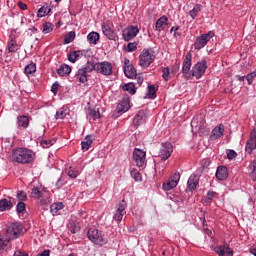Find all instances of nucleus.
<instances>
[{
  "mask_svg": "<svg viewBox=\"0 0 256 256\" xmlns=\"http://www.w3.org/2000/svg\"><path fill=\"white\" fill-rule=\"evenodd\" d=\"M25 209H26V205L25 202H19L16 206V211L17 213L21 214V213H25Z\"/></svg>",
  "mask_w": 256,
  "mask_h": 256,
  "instance_id": "50",
  "label": "nucleus"
},
{
  "mask_svg": "<svg viewBox=\"0 0 256 256\" xmlns=\"http://www.w3.org/2000/svg\"><path fill=\"white\" fill-rule=\"evenodd\" d=\"M30 197L32 199H47V190L45 188L34 187L31 191Z\"/></svg>",
  "mask_w": 256,
  "mask_h": 256,
  "instance_id": "17",
  "label": "nucleus"
},
{
  "mask_svg": "<svg viewBox=\"0 0 256 256\" xmlns=\"http://www.w3.org/2000/svg\"><path fill=\"white\" fill-rule=\"evenodd\" d=\"M67 175L71 178V179H75L77 177V175H79V171H77L75 168H69V170L67 171Z\"/></svg>",
  "mask_w": 256,
  "mask_h": 256,
  "instance_id": "49",
  "label": "nucleus"
},
{
  "mask_svg": "<svg viewBox=\"0 0 256 256\" xmlns=\"http://www.w3.org/2000/svg\"><path fill=\"white\" fill-rule=\"evenodd\" d=\"M213 251L219 256L228 255L233 256V250L229 247V244H224L221 246H216L213 248Z\"/></svg>",
  "mask_w": 256,
  "mask_h": 256,
  "instance_id": "16",
  "label": "nucleus"
},
{
  "mask_svg": "<svg viewBox=\"0 0 256 256\" xmlns=\"http://www.w3.org/2000/svg\"><path fill=\"white\" fill-rule=\"evenodd\" d=\"M56 119H65L67 117V110L61 108L59 111L56 112Z\"/></svg>",
  "mask_w": 256,
  "mask_h": 256,
  "instance_id": "47",
  "label": "nucleus"
},
{
  "mask_svg": "<svg viewBox=\"0 0 256 256\" xmlns=\"http://www.w3.org/2000/svg\"><path fill=\"white\" fill-rule=\"evenodd\" d=\"M102 32L105 37H107V39H109L110 41H117L119 39V36L115 34V31H113V29H111V26H109V24L107 23L102 24Z\"/></svg>",
  "mask_w": 256,
  "mask_h": 256,
  "instance_id": "13",
  "label": "nucleus"
},
{
  "mask_svg": "<svg viewBox=\"0 0 256 256\" xmlns=\"http://www.w3.org/2000/svg\"><path fill=\"white\" fill-rule=\"evenodd\" d=\"M51 13V8L49 6H42L39 8L37 15L38 17H45V15H49Z\"/></svg>",
  "mask_w": 256,
  "mask_h": 256,
  "instance_id": "37",
  "label": "nucleus"
},
{
  "mask_svg": "<svg viewBox=\"0 0 256 256\" xmlns=\"http://www.w3.org/2000/svg\"><path fill=\"white\" fill-rule=\"evenodd\" d=\"M167 21H169V18L167 16H162L156 21V30L161 31L163 29V25H167Z\"/></svg>",
  "mask_w": 256,
  "mask_h": 256,
  "instance_id": "33",
  "label": "nucleus"
},
{
  "mask_svg": "<svg viewBox=\"0 0 256 256\" xmlns=\"http://www.w3.org/2000/svg\"><path fill=\"white\" fill-rule=\"evenodd\" d=\"M138 33H139V27L130 26L123 30L122 37L125 41H131V39H134V37H137Z\"/></svg>",
  "mask_w": 256,
  "mask_h": 256,
  "instance_id": "12",
  "label": "nucleus"
},
{
  "mask_svg": "<svg viewBox=\"0 0 256 256\" xmlns=\"http://www.w3.org/2000/svg\"><path fill=\"white\" fill-rule=\"evenodd\" d=\"M201 9H203V6H201V4H196L194 8L190 11V17H192V19H195V17L199 15Z\"/></svg>",
  "mask_w": 256,
  "mask_h": 256,
  "instance_id": "38",
  "label": "nucleus"
},
{
  "mask_svg": "<svg viewBox=\"0 0 256 256\" xmlns=\"http://www.w3.org/2000/svg\"><path fill=\"white\" fill-rule=\"evenodd\" d=\"M256 78V71L251 72L246 76V80L248 81V85H253V81H255Z\"/></svg>",
  "mask_w": 256,
  "mask_h": 256,
  "instance_id": "51",
  "label": "nucleus"
},
{
  "mask_svg": "<svg viewBox=\"0 0 256 256\" xmlns=\"http://www.w3.org/2000/svg\"><path fill=\"white\" fill-rule=\"evenodd\" d=\"M80 69L85 71V73H91V71H97V64H94L93 62H87L85 67Z\"/></svg>",
  "mask_w": 256,
  "mask_h": 256,
  "instance_id": "34",
  "label": "nucleus"
},
{
  "mask_svg": "<svg viewBox=\"0 0 256 256\" xmlns=\"http://www.w3.org/2000/svg\"><path fill=\"white\" fill-rule=\"evenodd\" d=\"M51 254V250H44L38 253L36 256H49Z\"/></svg>",
  "mask_w": 256,
  "mask_h": 256,
  "instance_id": "61",
  "label": "nucleus"
},
{
  "mask_svg": "<svg viewBox=\"0 0 256 256\" xmlns=\"http://www.w3.org/2000/svg\"><path fill=\"white\" fill-rule=\"evenodd\" d=\"M88 239H90L95 245H107V238H105L103 232L95 228H90L88 230Z\"/></svg>",
  "mask_w": 256,
  "mask_h": 256,
  "instance_id": "4",
  "label": "nucleus"
},
{
  "mask_svg": "<svg viewBox=\"0 0 256 256\" xmlns=\"http://www.w3.org/2000/svg\"><path fill=\"white\" fill-rule=\"evenodd\" d=\"M130 104H129V98H124L122 99V101L118 104L117 106V111L118 113H127V111H129L130 108Z\"/></svg>",
  "mask_w": 256,
  "mask_h": 256,
  "instance_id": "22",
  "label": "nucleus"
},
{
  "mask_svg": "<svg viewBox=\"0 0 256 256\" xmlns=\"http://www.w3.org/2000/svg\"><path fill=\"white\" fill-rule=\"evenodd\" d=\"M237 157V152L235 150H227V159L233 160Z\"/></svg>",
  "mask_w": 256,
  "mask_h": 256,
  "instance_id": "54",
  "label": "nucleus"
},
{
  "mask_svg": "<svg viewBox=\"0 0 256 256\" xmlns=\"http://www.w3.org/2000/svg\"><path fill=\"white\" fill-rule=\"evenodd\" d=\"M13 207V202L6 198L0 200V211H9Z\"/></svg>",
  "mask_w": 256,
  "mask_h": 256,
  "instance_id": "25",
  "label": "nucleus"
},
{
  "mask_svg": "<svg viewBox=\"0 0 256 256\" xmlns=\"http://www.w3.org/2000/svg\"><path fill=\"white\" fill-rule=\"evenodd\" d=\"M9 241H10V239L8 237L3 239V236L0 235V251H3V249H5V247L9 246Z\"/></svg>",
  "mask_w": 256,
  "mask_h": 256,
  "instance_id": "44",
  "label": "nucleus"
},
{
  "mask_svg": "<svg viewBox=\"0 0 256 256\" xmlns=\"http://www.w3.org/2000/svg\"><path fill=\"white\" fill-rule=\"evenodd\" d=\"M88 115H89V117H92V119H99L101 117L99 108H89Z\"/></svg>",
  "mask_w": 256,
  "mask_h": 256,
  "instance_id": "35",
  "label": "nucleus"
},
{
  "mask_svg": "<svg viewBox=\"0 0 256 256\" xmlns=\"http://www.w3.org/2000/svg\"><path fill=\"white\" fill-rule=\"evenodd\" d=\"M68 229H69V231H71V233H79V231L81 230V226H79L77 221L71 220L68 223Z\"/></svg>",
  "mask_w": 256,
  "mask_h": 256,
  "instance_id": "29",
  "label": "nucleus"
},
{
  "mask_svg": "<svg viewBox=\"0 0 256 256\" xmlns=\"http://www.w3.org/2000/svg\"><path fill=\"white\" fill-rule=\"evenodd\" d=\"M229 177V171L226 166H219L216 170V179L218 181H225Z\"/></svg>",
  "mask_w": 256,
  "mask_h": 256,
  "instance_id": "20",
  "label": "nucleus"
},
{
  "mask_svg": "<svg viewBox=\"0 0 256 256\" xmlns=\"http://www.w3.org/2000/svg\"><path fill=\"white\" fill-rule=\"evenodd\" d=\"M199 185V176L197 174H192L188 179V189L189 191H195Z\"/></svg>",
  "mask_w": 256,
  "mask_h": 256,
  "instance_id": "21",
  "label": "nucleus"
},
{
  "mask_svg": "<svg viewBox=\"0 0 256 256\" xmlns=\"http://www.w3.org/2000/svg\"><path fill=\"white\" fill-rule=\"evenodd\" d=\"M80 57H83V51H73L68 54V61H70V63H75Z\"/></svg>",
  "mask_w": 256,
  "mask_h": 256,
  "instance_id": "26",
  "label": "nucleus"
},
{
  "mask_svg": "<svg viewBox=\"0 0 256 256\" xmlns=\"http://www.w3.org/2000/svg\"><path fill=\"white\" fill-rule=\"evenodd\" d=\"M147 121V114L145 111L140 110L133 119L134 127H139V125H143Z\"/></svg>",
  "mask_w": 256,
  "mask_h": 256,
  "instance_id": "19",
  "label": "nucleus"
},
{
  "mask_svg": "<svg viewBox=\"0 0 256 256\" xmlns=\"http://www.w3.org/2000/svg\"><path fill=\"white\" fill-rule=\"evenodd\" d=\"M170 73L171 72L169 70V67H165L162 69V77L164 81H169V79H171Z\"/></svg>",
  "mask_w": 256,
  "mask_h": 256,
  "instance_id": "46",
  "label": "nucleus"
},
{
  "mask_svg": "<svg viewBox=\"0 0 256 256\" xmlns=\"http://www.w3.org/2000/svg\"><path fill=\"white\" fill-rule=\"evenodd\" d=\"M87 39H88L89 43H91L92 45H97V41H99V39H100L99 33L90 32L87 36Z\"/></svg>",
  "mask_w": 256,
  "mask_h": 256,
  "instance_id": "30",
  "label": "nucleus"
},
{
  "mask_svg": "<svg viewBox=\"0 0 256 256\" xmlns=\"http://www.w3.org/2000/svg\"><path fill=\"white\" fill-rule=\"evenodd\" d=\"M14 256H29V254L23 252L22 250H17L14 252Z\"/></svg>",
  "mask_w": 256,
  "mask_h": 256,
  "instance_id": "60",
  "label": "nucleus"
},
{
  "mask_svg": "<svg viewBox=\"0 0 256 256\" xmlns=\"http://www.w3.org/2000/svg\"><path fill=\"white\" fill-rule=\"evenodd\" d=\"M96 73H101V75H113V65L109 62L96 63Z\"/></svg>",
  "mask_w": 256,
  "mask_h": 256,
  "instance_id": "8",
  "label": "nucleus"
},
{
  "mask_svg": "<svg viewBox=\"0 0 256 256\" xmlns=\"http://www.w3.org/2000/svg\"><path fill=\"white\" fill-rule=\"evenodd\" d=\"M81 145L83 151H89V149H91V145H93V139L91 138V136H86L84 141L81 142Z\"/></svg>",
  "mask_w": 256,
  "mask_h": 256,
  "instance_id": "28",
  "label": "nucleus"
},
{
  "mask_svg": "<svg viewBox=\"0 0 256 256\" xmlns=\"http://www.w3.org/2000/svg\"><path fill=\"white\" fill-rule=\"evenodd\" d=\"M207 70V61L202 60L201 62H198L192 67L191 73L192 77H195L196 79H200V77H203V74Z\"/></svg>",
  "mask_w": 256,
  "mask_h": 256,
  "instance_id": "6",
  "label": "nucleus"
},
{
  "mask_svg": "<svg viewBox=\"0 0 256 256\" xmlns=\"http://www.w3.org/2000/svg\"><path fill=\"white\" fill-rule=\"evenodd\" d=\"M74 40H75V32L71 31L65 36L64 43L66 44L73 43Z\"/></svg>",
  "mask_w": 256,
  "mask_h": 256,
  "instance_id": "43",
  "label": "nucleus"
},
{
  "mask_svg": "<svg viewBox=\"0 0 256 256\" xmlns=\"http://www.w3.org/2000/svg\"><path fill=\"white\" fill-rule=\"evenodd\" d=\"M8 50H9V53H15V51L19 50V44H17L15 40H11L8 43Z\"/></svg>",
  "mask_w": 256,
  "mask_h": 256,
  "instance_id": "40",
  "label": "nucleus"
},
{
  "mask_svg": "<svg viewBox=\"0 0 256 256\" xmlns=\"http://www.w3.org/2000/svg\"><path fill=\"white\" fill-rule=\"evenodd\" d=\"M250 253L254 256H256V247L250 248Z\"/></svg>",
  "mask_w": 256,
  "mask_h": 256,
  "instance_id": "64",
  "label": "nucleus"
},
{
  "mask_svg": "<svg viewBox=\"0 0 256 256\" xmlns=\"http://www.w3.org/2000/svg\"><path fill=\"white\" fill-rule=\"evenodd\" d=\"M125 209H127V202L125 200H121L116 213L113 216V219L117 221V223H121L123 221V217H125Z\"/></svg>",
  "mask_w": 256,
  "mask_h": 256,
  "instance_id": "10",
  "label": "nucleus"
},
{
  "mask_svg": "<svg viewBox=\"0 0 256 256\" xmlns=\"http://www.w3.org/2000/svg\"><path fill=\"white\" fill-rule=\"evenodd\" d=\"M145 157H146L145 151L137 148L134 149L133 159L136 163V167H143V165H145Z\"/></svg>",
  "mask_w": 256,
  "mask_h": 256,
  "instance_id": "11",
  "label": "nucleus"
},
{
  "mask_svg": "<svg viewBox=\"0 0 256 256\" xmlns=\"http://www.w3.org/2000/svg\"><path fill=\"white\" fill-rule=\"evenodd\" d=\"M124 73L128 79H133L137 77V70L132 65L124 66Z\"/></svg>",
  "mask_w": 256,
  "mask_h": 256,
  "instance_id": "24",
  "label": "nucleus"
},
{
  "mask_svg": "<svg viewBox=\"0 0 256 256\" xmlns=\"http://www.w3.org/2000/svg\"><path fill=\"white\" fill-rule=\"evenodd\" d=\"M57 73L58 75H60V77H65V75H69L71 73V66L67 64H62L57 70Z\"/></svg>",
  "mask_w": 256,
  "mask_h": 256,
  "instance_id": "27",
  "label": "nucleus"
},
{
  "mask_svg": "<svg viewBox=\"0 0 256 256\" xmlns=\"http://www.w3.org/2000/svg\"><path fill=\"white\" fill-rule=\"evenodd\" d=\"M191 59H192V55L191 53H187L186 57L184 59L183 62V66H182V73L184 75V77L189 78L191 77Z\"/></svg>",
  "mask_w": 256,
  "mask_h": 256,
  "instance_id": "14",
  "label": "nucleus"
},
{
  "mask_svg": "<svg viewBox=\"0 0 256 256\" xmlns=\"http://www.w3.org/2000/svg\"><path fill=\"white\" fill-rule=\"evenodd\" d=\"M213 37H215V33H213L212 31H209L206 34H202L201 36L196 38L194 42V48L198 51L199 49H203V47H205V45H207V43H209V41H211Z\"/></svg>",
  "mask_w": 256,
  "mask_h": 256,
  "instance_id": "5",
  "label": "nucleus"
},
{
  "mask_svg": "<svg viewBox=\"0 0 256 256\" xmlns=\"http://www.w3.org/2000/svg\"><path fill=\"white\" fill-rule=\"evenodd\" d=\"M198 131L203 135L204 133H207V127L205 126V123H202L201 125L195 126Z\"/></svg>",
  "mask_w": 256,
  "mask_h": 256,
  "instance_id": "55",
  "label": "nucleus"
},
{
  "mask_svg": "<svg viewBox=\"0 0 256 256\" xmlns=\"http://www.w3.org/2000/svg\"><path fill=\"white\" fill-rule=\"evenodd\" d=\"M51 91L56 95L57 91H59V83H54L51 87Z\"/></svg>",
  "mask_w": 256,
  "mask_h": 256,
  "instance_id": "59",
  "label": "nucleus"
},
{
  "mask_svg": "<svg viewBox=\"0 0 256 256\" xmlns=\"http://www.w3.org/2000/svg\"><path fill=\"white\" fill-rule=\"evenodd\" d=\"M18 6L20 7V9H22V11H25L27 9V4L23 2H19Z\"/></svg>",
  "mask_w": 256,
  "mask_h": 256,
  "instance_id": "62",
  "label": "nucleus"
},
{
  "mask_svg": "<svg viewBox=\"0 0 256 256\" xmlns=\"http://www.w3.org/2000/svg\"><path fill=\"white\" fill-rule=\"evenodd\" d=\"M56 187H57L58 189H61V187H63V181L61 180V178L57 180V182H56Z\"/></svg>",
  "mask_w": 256,
  "mask_h": 256,
  "instance_id": "63",
  "label": "nucleus"
},
{
  "mask_svg": "<svg viewBox=\"0 0 256 256\" xmlns=\"http://www.w3.org/2000/svg\"><path fill=\"white\" fill-rule=\"evenodd\" d=\"M131 177H133L134 181H142L141 173L137 170H131L130 172Z\"/></svg>",
  "mask_w": 256,
  "mask_h": 256,
  "instance_id": "48",
  "label": "nucleus"
},
{
  "mask_svg": "<svg viewBox=\"0 0 256 256\" xmlns=\"http://www.w3.org/2000/svg\"><path fill=\"white\" fill-rule=\"evenodd\" d=\"M17 199L18 201L20 202H23V201H27V193L23 192V191H19L17 193Z\"/></svg>",
  "mask_w": 256,
  "mask_h": 256,
  "instance_id": "52",
  "label": "nucleus"
},
{
  "mask_svg": "<svg viewBox=\"0 0 256 256\" xmlns=\"http://www.w3.org/2000/svg\"><path fill=\"white\" fill-rule=\"evenodd\" d=\"M122 89H123V91H128V93H130V95H135V93H136L135 84H133V83L125 84L122 87Z\"/></svg>",
  "mask_w": 256,
  "mask_h": 256,
  "instance_id": "39",
  "label": "nucleus"
},
{
  "mask_svg": "<svg viewBox=\"0 0 256 256\" xmlns=\"http://www.w3.org/2000/svg\"><path fill=\"white\" fill-rule=\"evenodd\" d=\"M51 31H53V24L51 22L44 23L42 33L47 34L51 33Z\"/></svg>",
  "mask_w": 256,
  "mask_h": 256,
  "instance_id": "45",
  "label": "nucleus"
},
{
  "mask_svg": "<svg viewBox=\"0 0 256 256\" xmlns=\"http://www.w3.org/2000/svg\"><path fill=\"white\" fill-rule=\"evenodd\" d=\"M156 93H157V87L155 85L148 86L147 96L149 97V99L155 98Z\"/></svg>",
  "mask_w": 256,
  "mask_h": 256,
  "instance_id": "41",
  "label": "nucleus"
},
{
  "mask_svg": "<svg viewBox=\"0 0 256 256\" xmlns=\"http://www.w3.org/2000/svg\"><path fill=\"white\" fill-rule=\"evenodd\" d=\"M211 165V159L205 158L202 160V167L205 169Z\"/></svg>",
  "mask_w": 256,
  "mask_h": 256,
  "instance_id": "58",
  "label": "nucleus"
},
{
  "mask_svg": "<svg viewBox=\"0 0 256 256\" xmlns=\"http://www.w3.org/2000/svg\"><path fill=\"white\" fill-rule=\"evenodd\" d=\"M76 79L79 83H87V72L85 70L79 69L76 74Z\"/></svg>",
  "mask_w": 256,
  "mask_h": 256,
  "instance_id": "31",
  "label": "nucleus"
},
{
  "mask_svg": "<svg viewBox=\"0 0 256 256\" xmlns=\"http://www.w3.org/2000/svg\"><path fill=\"white\" fill-rule=\"evenodd\" d=\"M173 153V144L171 142H163L160 147L159 157L162 161H167Z\"/></svg>",
  "mask_w": 256,
  "mask_h": 256,
  "instance_id": "7",
  "label": "nucleus"
},
{
  "mask_svg": "<svg viewBox=\"0 0 256 256\" xmlns=\"http://www.w3.org/2000/svg\"><path fill=\"white\" fill-rule=\"evenodd\" d=\"M225 132V125L220 124L216 126L210 135L211 141H216V139H220V137H223V133Z\"/></svg>",
  "mask_w": 256,
  "mask_h": 256,
  "instance_id": "18",
  "label": "nucleus"
},
{
  "mask_svg": "<svg viewBox=\"0 0 256 256\" xmlns=\"http://www.w3.org/2000/svg\"><path fill=\"white\" fill-rule=\"evenodd\" d=\"M23 233H25V228L23 227V224H21L20 222H15L7 227L6 237H8L10 240L19 239V237H21Z\"/></svg>",
  "mask_w": 256,
  "mask_h": 256,
  "instance_id": "3",
  "label": "nucleus"
},
{
  "mask_svg": "<svg viewBox=\"0 0 256 256\" xmlns=\"http://www.w3.org/2000/svg\"><path fill=\"white\" fill-rule=\"evenodd\" d=\"M137 50V44L136 43H128L127 45V51H136Z\"/></svg>",
  "mask_w": 256,
  "mask_h": 256,
  "instance_id": "57",
  "label": "nucleus"
},
{
  "mask_svg": "<svg viewBox=\"0 0 256 256\" xmlns=\"http://www.w3.org/2000/svg\"><path fill=\"white\" fill-rule=\"evenodd\" d=\"M36 71L37 65L35 63L28 64L24 69V73L25 75H27V77H29V75H33V73H35Z\"/></svg>",
  "mask_w": 256,
  "mask_h": 256,
  "instance_id": "32",
  "label": "nucleus"
},
{
  "mask_svg": "<svg viewBox=\"0 0 256 256\" xmlns=\"http://www.w3.org/2000/svg\"><path fill=\"white\" fill-rule=\"evenodd\" d=\"M35 159V153L27 148H18L14 150L12 154V161L14 163H20L22 165H27L32 163Z\"/></svg>",
  "mask_w": 256,
  "mask_h": 256,
  "instance_id": "1",
  "label": "nucleus"
},
{
  "mask_svg": "<svg viewBox=\"0 0 256 256\" xmlns=\"http://www.w3.org/2000/svg\"><path fill=\"white\" fill-rule=\"evenodd\" d=\"M55 143V140H44L42 141L41 145L44 147V149H49V147L53 146Z\"/></svg>",
  "mask_w": 256,
  "mask_h": 256,
  "instance_id": "53",
  "label": "nucleus"
},
{
  "mask_svg": "<svg viewBox=\"0 0 256 256\" xmlns=\"http://www.w3.org/2000/svg\"><path fill=\"white\" fill-rule=\"evenodd\" d=\"M215 192H208L206 195V203H211L213 199L215 198Z\"/></svg>",
  "mask_w": 256,
  "mask_h": 256,
  "instance_id": "56",
  "label": "nucleus"
},
{
  "mask_svg": "<svg viewBox=\"0 0 256 256\" xmlns=\"http://www.w3.org/2000/svg\"><path fill=\"white\" fill-rule=\"evenodd\" d=\"M249 170L252 181H256V160L250 163Z\"/></svg>",
  "mask_w": 256,
  "mask_h": 256,
  "instance_id": "36",
  "label": "nucleus"
},
{
  "mask_svg": "<svg viewBox=\"0 0 256 256\" xmlns=\"http://www.w3.org/2000/svg\"><path fill=\"white\" fill-rule=\"evenodd\" d=\"M63 209V203H54L50 206L51 213L55 214Z\"/></svg>",
  "mask_w": 256,
  "mask_h": 256,
  "instance_id": "42",
  "label": "nucleus"
},
{
  "mask_svg": "<svg viewBox=\"0 0 256 256\" xmlns=\"http://www.w3.org/2000/svg\"><path fill=\"white\" fill-rule=\"evenodd\" d=\"M155 57H157V52L153 48L143 49L139 56V65L144 69H147L153 61H155Z\"/></svg>",
  "mask_w": 256,
  "mask_h": 256,
  "instance_id": "2",
  "label": "nucleus"
},
{
  "mask_svg": "<svg viewBox=\"0 0 256 256\" xmlns=\"http://www.w3.org/2000/svg\"><path fill=\"white\" fill-rule=\"evenodd\" d=\"M17 125L19 128L27 129L29 127V117L26 115L18 116Z\"/></svg>",
  "mask_w": 256,
  "mask_h": 256,
  "instance_id": "23",
  "label": "nucleus"
},
{
  "mask_svg": "<svg viewBox=\"0 0 256 256\" xmlns=\"http://www.w3.org/2000/svg\"><path fill=\"white\" fill-rule=\"evenodd\" d=\"M179 179H181V174L174 173L168 180L163 184L164 191H171V189H175L177 187V183H179Z\"/></svg>",
  "mask_w": 256,
  "mask_h": 256,
  "instance_id": "9",
  "label": "nucleus"
},
{
  "mask_svg": "<svg viewBox=\"0 0 256 256\" xmlns=\"http://www.w3.org/2000/svg\"><path fill=\"white\" fill-rule=\"evenodd\" d=\"M256 149V130L253 129L250 134V138L246 143V152H248L250 155L255 151Z\"/></svg>",
  "mask_w": 256,
  "mask_h": 256,
  "instance_id": "15",
  "label": "nucleus"
}]
</instances>
